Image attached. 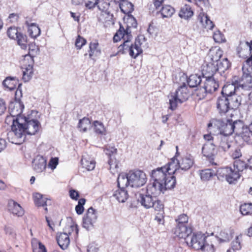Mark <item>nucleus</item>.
<instances>
[{
	"instance_id": "obj_16",
	"label": "nucleus",
	"mask_w": 252,
	"mask_h": 252,
	"mask_svg": "<svg viewBox=\"0 0 252 252\" xmlns=\"http://www.w3.org/2000/svg\"><path fill=\"white\" fill-rule=\"evenodd\" d=\"M237 84L232 83L231 84H226L223 86L221 91V95H224L227 97L232 98L234 97L239 101L242 102V97L240 95L236 94V91L238 90Z\"/></svg>"
},
{
	"instance_id": "obj_51",
	"label": "nucleus",
	"mask_w": 252,
	"mask_h": 252,
	"mask_svg": "<svg viewBox=\"0 0 252 252\" xmlns=\"http://www.w3.org/2000/svg\"><path fill=\"white\" fill-rule=\"evenodd\" d=\"M21 29L15 26L9 27L7 31V35L12 39H15L16 35H18L20 32Z\"/></svg>"
},
{
	"instance_id": "obj_8",
	"label": "nucleus",
	"mask_w": 252,
	"mask_h": 252,
	"mask_svg": "<svg viewBox=\"0 0 252 252\" xmlns=\"http://www.w3.org/2000/svg\"><path fill=\"white\" fill-rule=\"evenodd\" d=\"M169 168L166 169L163 166L158 167L153 170L151 173V177L154 181L153 183L148 186V188H154L155 190H157L159 187L162 186V183L166 179L168 175L167 171Z\"/></svg>"
},
{
	"instance_id": "obj_10",
	"label": "nucleus",
	"mask_w": 252,
	"mask_h": 252,
	"mask_svg": "<svg viewBox=\"0 0 252 252\" xmlns=\"http://www.w3.org/2000/svg\"><path fill=\"white\" fill-rule=\"evenodd\" d=\"M130 186L132 188H139L144 186L147 182L146 174L141 170L136 169L128 172Z\"/></svg>"
},
{
	"instance_id": "obj_27",
	"label": "nucleus",
	"mask_w": 252,
	"mask_h": 252,
	"mask_svg": "<svg viewBox=\"0 0 252 252\" xmlns=\"http://www.w3.org/2000/svg\"><path fill=\"white\" fill-rule=\"evenodd\" d=\"M56 239L59 246L62 249L65 250L68 248L70 243V239L67 233H58Z\"/></svg>"
},
{
	"instance_id": "obj_19",
	"label": "nucleus",
	"mask_w": 252,
	"mask_h": 252,
	"mask_svg": "<svg viewBox=\"0 0 252 252\" xmlns=\"http://www.w3.org/2000/svg\"><path fill=\"white\" fill-rule=\"evenodd\" d=\"M204 78L205 80L203 85L209 94H212L218 90L220 86L219 81L218 79L215 78V77H208Z\"/></svg>"
},
{
	"instance_id": "obj_25",
	"label": "nucleus",
	"mask_w": 252,
	"mask_h": 252,
	"mask_svg": "<svg viewBox=\"0 0 252 252\" xmlns=\"http://www.w3.org/2000/svg\"><path fill=\"white\" fill-rule=\"evenodd\" d=\"M8 210L14 215L21 217L24 215V211L17 202L13 200H10L8 203Z\"/></svg>"
},
{
	"instance_id": "obj_14",
	"label": "nucleus",
	"mask_w": 252,
	"mask_h": 252,
	"mask_svg": "<svg viewBox=\"0 0 252 252\" xmlns=\"http://www.w3.org/2000/svg\"><path fill=\"white\" fill-rule=\"evenodd\" d=\"M97 220L96 212L92 207H90L83 218V226L87 230H91Z\"/></svg>"
},
{
	"instance_id": "obj_26",
	"label": "nucleus",
	"mask_w": 252,
	"mask_h": 252,
	"mask_svg": "<svg viewBox=\"0 0 252 252\" xmlns=\"http://www.w3.org/2000/svg\"><path fill=\"white\" fill-rule=\"evenodd\" d=\"M88 52L89 58L93 60H95V58L100 56L101 52L100 49L99 48V44L97 41L90 43Z\"/></svg>"
},
{
	"instance_id": "obj_34",
	"label": "nucleus",
	"mask_w": 252,
	"mask_h": 252,
	"mask_svg": "<svg viewBox=\"0 0 252 252\" xmlns=\"http://www.w3.org/2000/svg\"><path fill=\"white\" fill-rule=\"evenodd\" d=\"M193 14V12L191 10V7L188 4H185L182 7L179 13V17L185 19H189Z\"/></svg>"
},
{
	"instance_id": "obj_55",
	"label": "nucleus",
	"mask_w": 252,
	"mask_h": 252,
	"mask_svg": "<svg viewBox=\"0 0 252 252\" xmlns=\"http://www.w3.org/2000/svg\"><path fill=\"white\" fill-rule=\"evenodd\" d=\"M223 55V51L220 48L217 49L215 52L214 53V54L212 55V57L211 58L212 62H218L220 61V59Z\"/></svg>"
},
{
	"instance_id": "obj_24",
	"label": "nucleus",
	"mask_w": 252,
	"mask_h": 252,
	"mask_svg": "<svg viewBox=\"0 0 252 252\" xmlns=\"http://www.w3.org/2000/svg\"><path fill=\"white\" fill-rule=\"evenodd\" d=\"M142 39H145V37L142 35L138 36L135 38L134 43L133 44V49L135 50V52L132 50V47H131V48H130V56L134 59L143 52V50L141 48L142 44L141 40Z\"/></svg>"
},
{
	"instance_id": "obj_20",
	"label": "nucleus",
	"mask_w": 252,
	"mask_h": 252,
	"mask_svg": "<svg viewBox=\"0 0 252 252\" xmlns=\"http://www.w3.org/2000/svg\"><path fill=\"white\" fill-rule=\"evenodd\" d=\"M216 65L217 71L219 72L220 75L226 78L228 72V71L230 69L231 66V63L227 58H224L222 60L219 61Z\"/></svg>"
},
{
	"instance_id": "obj_41",
	"label": "nucleus",
	"mask_w": 252,
	"mask_h": 252,
	"mask_svg": "<svg viewBox=\"0 0 252 252\" xmlns=\"http://www.w3.org/2000/svg\"><path fill=\"white\" fill-rule=\"evenodd\" d=\"M233 165L234 168L233 170H235V172H238V173L242 172L245 169L249 168L247 163L244 160L239 159H236L234 161Z\"/></svg>"
},
{
	"instance_id": "obj_43",
	"label": "nucleus",
	"mask_w": 252,
	"mask_h": 252,
	"mask_svg": "<svg viewBox=\"0 0 252 252\" xmlns=\"http://www.w3.org/2000/svg\"><path fill=\"white\" fill-rule=\"evenodd\" d=\"M200 175L202 180L208 181L216 175V171L211 169H206L201 170Z\"/></svg>"
},
{
	"instance_id": "obj_18",
	"label": "nucleus",
	"mask_w": 252,
	"mask_h": 252,
	"mask_svg": "<svg viewBox=\"0 0 252 252\" xmlns=\"http://www.w3.org/2000/svg\"><path fill=\"white\" fill-rule=\"evenodd\" d=\"M135 196L137 201L140 203L141 205L146 209L151 208L153 201H154V199L155 197L148 194L147 192L146 194L137 192L135 194Z\"/></svg>"
},
{
	"instance_id": "obj_17",
	"label": "nucleus",
	"mask_w": 252,
	"mask_h": 252,
	"mask_svg": "<svg viewBox=\"0 0 252 252\" xmlns=\"http://www.w3.org/2000/svg\"><path fill=\"white\" fill-rule=\"evenodd\" d=\"M2 85L5 91H11L17 88L16 90L20 89L22 91V83H19L16 77H6L2 81Z\"/></svg>"
},
{
	"instance_id": "obj_11",
	"label": "nucleus",
	"mask_w": 252,
	"mask_h": 252,
	"mask_svg": "<svg viewBox=\"0 0 252 252\" xmlns=\"http://www.w3.org/2000/svg\"><path fill=\"white\" fill-rule=\"evenodd\" d=\"M176 160L178 167L174 170V173L177 177H180L183 174L182 171L189 170L194 163V158L190 155L182 157Z\"/></svg>"
},
{
	"instance_id": "obj_39",
	"label": "nucleus",
	"mask_w": 252,
	"mask_h": 252,
	"mask_svg": "<svg viewBox=\"0 0 252 252\" xmlns=\"http://www.w3.org/2000/svg\"><path fill=\"white\" fill-rule=\"evenodd\" d=\"M91 122L90 120L87 117H84L83 119L79 120L77 126V127L80 131L82 132H86L88 128L91 126Z\"/></svg>"
},
{
	"instance_id": "obj_48",
	"label": "nucleus",
	"mask_w": 252,
	"mask_h": 252,
	"mask_svg": "<svg viewBox=\"0 0 252 252\" xmlns=\"http://www.w3.org/2000/svg\"><path fill=\"white\" fill-rule=\"evenodd\" d=\"M124 42L121 45H120L118 47V52L121 54H125L126 53V51L129 52L130 54V48L131 47H132V50H134L133 44H129V42L131 40H126V38L124 39Z\"/></svg>"
},
{
	"instance_id": "obj_61",
	"label": "nucleus",
	"mask_w": 252,
	"mask_h": 252,
	"mask_svg": "<svg viewBox=\"0 0 252 252\" xmlns=\"http://www.w3.org/2000/svg\"><path fill=\"white\" fill-rule=\"evenodd\" d=\"M220 242H228L232 239L231 235L225 232L224 231H221L220 232Z\"/></svg>"
},
{
	"instance_id": "obj_2",
	"label": "nucleus",
	"mask_w": 252,
	"mask_h": 252,
	"mask_svg": "<svg viewBox=\"0 0 252 252\" xmlns=\"http://www.w3.org/2000/svg\"><path fill=\"white\" fill-rule=\"evenodd\" d=\"M22 97V91L19 89L16 90L14 96V101L10 102L8 110L10 116H7L5 118V123H7L11 121L12 118L13 119H17L19 117H25L24 115H22L23 109H24V105L22 102L21 98Z\"/></svg>"
},
{
	"instance_id": "obj_63",
	"label": "nucleus",
	"mask_w": 252,
	"mask_h": 252,
	"mask_svg": "<svg viewBox=\"0 0 252 252\" xmlns=\"http://www.w3.org/2000/svg\"><path fill=\"white\" fill-rule=\"evenodd\" d=\"M242 155L241 148L239 147L236 148L233 151H232L231 154V157L233 159H237L241 157Z\"/></svg>"
},
{
	"instance_id": "obj_9",
	"label": "nucleus",
	"mask_w": 252,
	"mask_h": 252,
	"mask_svg": "<svg viewBox=\"0 0 252 252\" xmlns=\"http://www.w3.org/2000/svg\"><path fill=\"white\" fill-rule=\"evenodd\" d=\"M230 135L225 131L223 128L218 131L217 134L215 135V139H214V145L216 148L226 152L231 147L230 142L229 139Z\"/></svg>"
},
{
	"instance_id": "obj_54",
	"label": "nucleus",
	"mask_w": 252,
	"mask_h": 252,
	"mask_svg": "<svg viewBox=\"0 0 252 252\" xmlns=\"http://www.w3.org/2000/svg\"><path fill=\"white\" fill-rule=\"evenodd\" d=\"M105 154L107 156L108 159L116 157L117 154V149L114 147H106L104 150Z\"/></svg>"
},
{
	"instance_id": "obj_23",
	"label": "nucleus",
	"mask_w": 252,
	"mask_h": 252,
	"mask_svg": "<svg viewBox=\"0 0 252 252\" xmlns=\"http://www.w3.org/2000/svg\"><path fill=\"white\" fill-rule=\"evenodd\" d=\"M46 160L41 156H37L32 161L33 170L37 173H41L46 168Z\"/></svg>"
},
{
	"instance_id": "obj_53",
	"label": "nucleus",
	"mask_w": 252,
	"mask_h": 252,
	"mask_svg": "<svg viewBox=\"0 0 252 252\" xmlns=\"http://www.w3.org/2000/svg\"><path fill=\"white\" fill-rule=\"evenodd\" d=\"M87 43V40L84 37L78 35L76 39L75 45L77 49L80 50Z\"/></svg>"
},
{
	"instance_id": "obj_1",
	"label": "nucleus",
	"mask_w": 252,
	"mask_h": 252,
	"mask_svg": "<svg viewBox=\"0 0 252 252\" xmlns=\"http://www.w3.org/2000/svg\"><path fill=\"white\" fill-rule=\"evenodd\" d=\"M37 113L35 110H32L30 114L25 117H19L12 120V130L7 134L9 139L12 136L11 143L20 144L25 141L26 134L35 135L39 131L41 128L40 123L33 117V115Z\"/></svg>"
},
{
	"instance_id": "obj_31",
	"label": "nucleus",
	"mask_w": 252,
	"mask_h": 252,
	"mask_svg": "<svg viewBox=\"0 0 252 252\" xmlns=\"http://www.w3.org/2000/svg\"><path fill=\"white\" fill-rule=\"evenodd\" d=\"M119 202H125L128 198L127 191L125 189L119 188L113 194Z\"/></svg>"
},
{
	"instance_id": "obj_21",
	"label": "nucleus",
	"mask_w": 252,
	"mask_h": 252,
	"mask_svg": "<svg viewBox=\"0 0 252 252\" xmlns=\"http://www.w3.org/2000/svg\"><path fill=\"white\" fill-rule=\"evenodd\" d=\"M177 176L168 174L163 182L162 183V186L159 187L157 190L159 192H164L168 189H171L175 187L176 184V177Z\"/></svg>"
},
{
	"instance_id": "obj_62",
	"label": "nucleus",
	"mask_w": 252,
	"mask_h": 252,
	"mask_svg": "<svg viewBox=\"0 0 252 252\" xmlns=\"http://www.w3.org/2000/svg\"><path fill=\"white\" fill-rule=\"evenodd\" d=\"M164 212H159L155 216L154 220L158 224H164L165 222L164 220Z\"/></svg>"
},
{
	"instance_id": "obj_64",
	"label": "nucleus",
	"mask_w": 252,
	"mask_h": 252,
	"mask_svg": "<svg viewBox=\"0 0 252 252\" xmlns=\"http://www.w3.org/2000/svg\"><path fill=\"white\" fill-rule=\"evenodd\" d=\"M204 252H215V248L214 245L212 244H209L206 242V241L204 243V246L200 249Z\"/></svg>"
},
{
	"instance_id": "obj_37",
	"label": "nucleus",
	"mask_w": 252,
	"mask_h": 252,
	"mask_svg": "<svg viewBox=\"0 0 252 252\" xmlns=\"http://www.w3.org/2000/svg\"><path fill=\"white\" fill-rule=\"evenodd\" d=\"M120 1L119 6L121 10L124 13H131L133 11L134 6L132 3L129 2L127 0H122Z\"/></svg>"
},
{
	"instance_id": "obj_33",
	"label": "nucleus",
	"mask_w": 252,
	"mask_h": 252,
	"mask_svg": "<svg viewBox=\"0 0 252 252\" xmlns=\"http://www.w3.org/2000/svg\"><path fill=\"white\" fill-rule=\"evenodd\" d=\"M118 188L125 189L126 187L130 186L128 173L119 175L117 178Z\"/></svg>"
},
{
	"instance_id": "obj_6",
	"label": "nucleus",
	"mask_w": 252,
	"mask_h": 252,
	"mask_svg": "<svg viewBox=\"0 0 252 252\" xmlns=\"http://www.w3.org/2000/svg\"><path fill=\"white\" fill-rule=\"evenodd\" d=\"M216 176L221 181H226L229 184H234L240 177V174L235 172L231 167L226 166L218 168L216 171Z\"/></svg>"
},
{
	"instance_id": "obj_46",
	"label": "nucleus",
	"mask_w": 252,
	"mask_h": 252,
	"mask_svg": "<svg viewBox=\"0 0 252 252\" xmlns=\"http://www.w3.org/2000/svg\"><path fill=\"white\" fill-rule=\"evenodd\" d=\"M198 19L203 26L205 28L212 30L214 27V24L213 22L210 19L209 17L206 15H203V17H199Z\"/></svg>"
},
{
	"instance_id": "obj_35",
	"label": "nucleus",
	"mask_w": 252,
	"mask_h": 252,
	"mask_svg": "<svg viewBox=\"0 0 252 252\" xmlns=\"http://www.w3.org/2000/svg\"><path fill=\"white\" fill-rule=\"evenodd\" d=\"M81 162L83 167L86 168L88 171L94 170L96 163L94 159L90 158H84V157H83Z\"/></svg>"
},
{
	"instance_id": "obj_5",
	"label": "nucleus",
	"mask_w": 252,
	"mask_h": 252,
	"mask_svg": "<svg viewBox=\"0 0 252 252\" xmlns=\"http://www.w3.org/2000/svg\"><path fill=\"white\" fill-rule=\"evenodd\" d=\"M185 233L179 235V237L184 238L187 245L195 250H200L203 246L207 238L204 234L201 233Z\"/></svg>"
},
{
	"instance_id": "obj_12",
	"label": "nucleus",
	"mask_w": 252,
	"mask_h": 252,
	"mask_svg": "<svg viewBox=\"0 0 252 252\" xmlns=\"http://www.w3.org/2000/svg\"><path fill=\"white\" fill-rule=\"evenodd\" d=\"M216 148V146L213 144L205 143L202 148V153L211 165L216 166L218 165V163L215 161L217 154Z\"/></svg>"
},
{
	"instance_id": "obj_7",
	"label": "nucleus",
	"mask_w": 252,
	"mask_h": 252,
	"mask_svg": "<svg viewBox=\"0 0 252 252\" xmlns=\"http://www.w3.org/2000/svg\"><path fill=\"white\" fill-rule=\"evenodd\" d=\"M223 128L230 135L233 133L240 135L246 125L241 120H233L232 118H224Z\"/></svg>"
},
{
	"instance_id": "obj_44",
	"label": "nucleus",
	"mask_w": 252,
	"mask_h": 252,
	"mask_svg": "<svg viewBox=\"0 0 252 252\" xmlns=\"http://www.w3.org/2000/svg\"><path fill=\"white\" fill-rule=\"evenodd\" d=\"M208 94H209V92L205 89L204 85L202 87L200 86H198L194 92V94L197 97L198 100L204 99Z\"/></svg>"
},
{
	"instance_id": "obj_22",
	"label": "nucleus",
	"mask_w": 252,
	"mask_h": 252,
	"mask_svg": "<svg viewBox=\"0 0 252 252\" xmlns=\"http://www.w3.org/2000/svg\"><path fill=\"white\" fill-rule=\"evenodd\" d=\"M217 71V66L213 62L205 63L202 65V74L203 78L215 77Z\"/></svg>"
},
{
	"instance_id": "obj_58",
	"label": "nucleus",
	"mask_w": 252,
	"mask_h": 252,
	"mask_svg": "<svg viewBox=\"0 0 252 252\" xmlns=\"http://www.w3.org/2000/svg\"><path fill=\"white\" fill-rule=\"evenodd\" d=\"M96 6L100 11L105 12L108 14H109V11H108L107 10L109 6V4L107 2L104 1H100L99 0L98 1V4H96Z\"/></svg>"
},
{
	"instance_id": "obj_45",
	"label": "nucleus",
	"mask_w": 252,
	"mask_h": 252,
	"mask_svg": "<svg viewBox=\"0 0 252 252\" xmlns=\"http://www.w3.org/2000/svg\"><path fill=\"white\" fill-rule=\"evenodd\" d=\"M240 211L242 215L248 216L252 214V203H245L240 206Z\"/></svg>"
},
{
	"instance_id": "obj_42",
	"label": "nucleus",
	"mask_w": 252,
	"mask_h": 252,
	"mask_svg": "<svg viewBox=\"0 0 252 252\" xmlns=\"http://www.w3.org/2000/svg\"><path fill=\"white\" fill-rule=\"evenodd\" d=\"M160 12L163 18L171 17L175 12L174 8L169 5H162Z\"/></svg>"
},
{
	"instance_id": "obj_13",
	"label": "nucleus",
	"mask_w": 252,
	"mask_h": 252,
	"mask_svg": "<svg viewBox=\"0 0 252 252\" xmlns=\"http://www.w3.org/2000/svg\"><path fill=\"white\" fill-rule=\"evenodd\" d=\"M243 75L241 80L237 83L238 89L241 88L244 90H251L252 89V75L248 69L242 68Z\"/></svg>"
},
{
	"instance_id": "obj_47",
	"label": "nucleus",
	"mask_w": 252,
	"mask_h": 252,
	"mask_svg": "<svg viewBox=\"0 0 252 252\" xmlns=\"http://www.w3.org/2000/svg\"><path fill=\"white\" fill-rule=\"evenodd\" d=\"M29 64L28 66L25 68V70L23 71V79L25 82L29 81L32 76V65L33 63H31V61H29Z\"/></svg>"
},
{
	"instance_id": "obj_32",
	"label": "nucleus",
	"mask_w": 252,
	"mask_h": 252,
	"mask_svg": "<svg viewBox=\"0 0 252 252\" xmlns=\"http://www.w3.org/2000/svg\"><path fill=\"white\" fill-rule=\"evenodd\" d=\"M177 152L176 153L175 156L171 158V160L169 161L167 164H166L164 166H163V167L166 168V169L169 168V170H168L167 173L169 175H175V173H174V170L178 167V164L177 163V162H175V158L177 157V155H179V153L178 152V146H177L176 147Z\"/></svg>"
},
{
	"instance_id": "obj_15",
	"label": "nucleus",
	"mask_w": 252,
	"mask_h": 252,
	"mask_svg": "<svg viewBox=\"0 0 252 252\" xmlns=\"http://www.w3.org/2000/svg\"><path fill=\"white\" fill-rule=\"evenodd\" d=\"M188 219V216L183 214L179 215L178 219L176 220V221L177 222L176 231L179 234V235L192 232V229L187 226Z\"/></svg>"
},
{
	"instance_id": "obj_36",
	"label": "nucleus",
	"mask_w": 252,
	"mask_h": 252,
	"mask_svg": "<svg viewBox=\"0 0 252 252\" xmlns=\"http://www.w3.org/2000/svg\"><path fill=\"white\" fill-rule=\"evenodd\" d=\"M223 118H214L212 119L209 123L208 124V127H213L216 129L218 131L222 130L223 128L224 124Z\"/></svg>"
},
{
	"instance_id": "obj_28",
	"label": "nucleus",
	"mask_w": 252,
	"mask_h": 252,
	"mask_svg": "<svg viewBox=\"0 0 252 252\" xmlns=\"http://www.w3.org/2000/svg\"><path fill=\"white\" fill-rule=\"evenodd\" d=\"M34 202L37 207H44L51 205V200L47 198L44 197L41 193L36 192L33 194Z\"/></svg>"
},
{
	"instance_id": "obj_49",
	"label": "nucleus",
	"mask_w": 252,
	"mask_h": 252,
	"mask_svg": "<svg viewBox=\"0 0 252 252\" xmlns=\"http://www.w3.org/2000/svg\"><path fill=\"white\" fill-rule=\"evenodd\" d=\"M164 204L162 202L159 200L157 197H155L154 201H153L151 208H153L155 211L159 212H163L164 211Z\"/></svg>"
},
{
	"instance_id": "obj_57",
	"label": "nucleus",
	"mask_w": 252,
	"mask_h": 252,
	"mask_svg": "<svg viewBox=\"0 0 252 252\" xmlns=\"http://www.w3.org/2000/svg\"><path fill=\"white\" fill-rule=\"evenodd\" d=\"M99 0H84L85 6L86 8L93 10L98 4Z\"/></svg>"
},
{
	"instance_id": "obj_56",
	"label": "nucleus",
	"mask_w": 252,
	"mask_h": 252,
	"mask_svg": "<svg viewBox=\"0 0 252 252\" xmlns=\"http://www.w3.org/2000/svg\"><path fill=\"white\" fill-rule=\"evenodd\" d=\"M137 26V23L136 19L132 16H128L126 21V27L129 28H136Z\"/></svg>"
},
{
	"instance_id": "obj_40",
	"label": "nucleus",
	"mask_w": 252,
	"mask_h": 252,
	"mask_svg": "<svg viewBox=\"0 0 252 252\" xmlns=\"http://www.w3.org/2000/svg\"><path fill=\"white\" fill-rule=\"evenodd\" d=\"M38 50V48L35 44L29 45V53L28 54L24 56V61L30 60L31 63H32L34 62L33 58L35 55L34 53H36Z\"/></svg>"
},
{
	"instance_id": "obj_50",
	"label": "nucleus",
	"mask_w": 252,
	"mask_h": 252,
	"mask_svg": "<svg viewBox=\"0 0 252 252\" xmlns=\"http://www.w3.org/2000/svg\"><path fill=\"white\" fill-rule=\"evenodd\" d=\"M119 29L117 31L113 37L114 42H117L121 40L122 38H123L124 40L126 38L125 36V28L121 23H119Z\"/></svg>"
},
{
	"instance_id": "obj_38",
	"label": "nucleus",
	"mask_w": 252,
	"mask_h": 252,
	"mask_svg": "<svg viewBox=\"0 0 252 252\" xmlns=\"http://www.w3.org/2000/svg\"><path fill=\"white\" fill-rule=\"evenodd\" d=\"M14 40L17 41V44L22 49H26L27 48L28 39L26 34L20 32L18 35H16Z\"/></svg>"
},
{
	"instance_id": "obj_52",
	"label": "nucleus",
	"mask_w": 252,
	"mask_h": 252,
	"mask_svg": "<svg viewBox=\"0 0 252 252\" xmlns=\"http://www.w3.org/2000/svg\"><path fill=\"white\" fill-rule=\"evenodd\" d=\"M94 132L97 134H103L105 131L103 124L98 121H95L93 123Z\"/></svg>"
},
{
	"instance_id": "obj_30",
	"label": "nucleus",
	"mask_w": 252,
	"mask_h": 252,
	"mask_svg": "<svg viewBox=\"0 0 252 252\" xmlns=\"http://www.w3.org/2000/svg\"><path fill=\"white\" fill-rule=\"evenodd\" d=\"M25 24L28 28V32L30 36L34 39L40 35L41 31L36 24L31 23L29 21H26Z\"/></svg>"
},
{
	"instance_id": "obj_4",
	"label": "nucleus",
	"mask_w": 252,
	"mask_h": 252,
	"mask_svg": "<svg viewBox=\"0 0 252 252\" xmlns=\"http://www.w3.org/2000/svg\"><path fill=\"white\" fill-rule=\"evenodd\" d=\"M189 96V90L186 83L184 82L171 95V98L169 99V108L172 110H175L178 102L181 103L186 101L188 99Z\"/></svg>"
},
{
	"instance_id": "obj_60",
	"label": "nucleus",
	"mask_w": 252,
	"mask_h": 252,
	"mask_svg": "<svg viewBox=\"0 0 252 252\" xmlns=\"http://www.w3.org/2000/svg\"><path fill=\"white\" fill-rule=\"evenodd\" d=\"M231 250H234L235 252L236 250H239L241 249V244L240 241L239 236H237L231 243Z\"/></svg>"
},
{
	"instance_id": "obj_3",
	"label": "nucleus",
	"mask_w": 252,
	"mask_h": 252,
	"mask_svg": "<svg viewBox=\"0 0 252 252\" xmlns=\"http://www.w3.org/2000/svg\"><path fill=\"white\" fill-rule=\"evenodd\" d=\"M217 110L220 116H226L230 110H237L241 104V102L235 98H230L220 95L217 100Z\"/></svg>"
},
{
	"instance_id": "obj_29",
	"label": "nucleus",
	"mask_w": 252,
	"mask_h": 252,
	"mask_svg": "<svg viewBox=\"0 0 252 252\" xmlns=\"http://www.w3.org/2000/svg\"><path fill=\"white\" fill-rule=\"evenodd\" d=\"M183 77L187 79V83L190 88L197 87L200 85L202 82L201 76L196 74H191L188 78L186 75H183Z\"/></svg>"
},
{
	"instance_id": "obj_59",
	"label": "nucleus",
	"mask_w": 252,
	"mask_h": 252,
	"mask_svg": "<svg viewBox=\"0 0 252 252\" xmlns=\"http://www.w3.org/2000/svg\"><path fill=\"white\" fill-rule=\"evenodd\" d=\"M108 163L110 166V169H117L119 168V161L116 159V157H112V158L108 159Z\"/></svg>"
}]
</instances>
